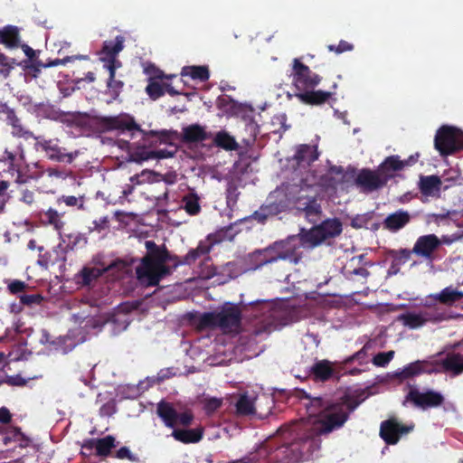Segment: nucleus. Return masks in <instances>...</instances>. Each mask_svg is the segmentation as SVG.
Listing matches in <instances>:
<instances>
[{
    "mask_svg": "<svg viewBox=\"0 0 463 463\" xmlns=\"http://www.w3.org/2000/svg\"><path fill=\"white\" fill-rule=\"evenodd\" d=\"M269 257H272L271 251L268 247L262 250H257L249 255V260L250 264L253 265V269H260L267 264L275 262L274 260H269Z\"/></svg>",
    "mask_w": 463,
    "mask_h": 463,
    "instance_id": "41",
    "label": "nucleus"
},
{
    "mask_svg": "<svg viewBox=\"0 0 463 463\" xmlns=\"http://www.w3.org/2000/svg\"><path fill=\"white\" fill-rule=\"evenodd\" d=\"M213 144L226 151H233L239 148L235 138L224 130L218 131L213 137Z\"/></svg>",
    "mask_w": 463,
    "mask_h": 463,
    "instance_id": "40",
    "label": "nucleus"
},
{
    "mask_svg": "<svg viewBox=\"0 0 463 463\" xmlns=\"http://www.w3.org/2000/svg\"><path fill=\"white\" fill-rule=\"evenodd\" d=\"M0 114L5 116V121L11 127V134L14 137L25 140L34 137V134L23 125L14 109L7 103H0Z\"/></svg>",
    "mask_w": 463,
    "mask_h": 463,
    "instance_id": "16",
    "label": "nucleus"
},
{
    "mask_svg": "<svg viewBox=\"0 0 463 463\" xmlns=\"http://www.w3.org/2000/svg\"><path fill=\"white\" fill-rule=\"evenodd\" d=\"M68 243L64 245L67 248V252L69 250H73L76 247L85 246L88 242L87 237L80 232L70 233L67 235Z\"/></svg>",
    "mask_w": 463,
    "mask_h": 463,
    "instance_id": "48",
    "label": "nucleus"
},
{
    "mask_svg": "<svg viewBox=\"0 0 463 463\" xmlns=\"http://www.w3.org/2000/svg\"><path fill=\"white\" fill-rule=\"evenodd\" d=\"M434 363L438 364L440 372L451 373L456 376L463 373V354L459 352H449L444 359Z\"/></svg>",
    "mask_w": 463,
    "mask_h": 463,
    "instance_id": "24",
    "label": "nucleus"
},
{
    "mask_svg": "<svg viewBox=\"0 0 463 463\" xmlns=\"http://www.w3.org/2000/svg\"><path fill=\"white\" fill-rule=\"evenodd\" d=\"M441 241L433 233L420 236L412 248L415 255L431 260L433 253L440 247Z\"/></svg>",
    "mask_w": 463,
    "mask_h": 463,
    "instance_id": "20",
    "label": "nucleus"
},
{
    "mask_svg": "<svg viewBox=\"0 0 463 463\" xmlns=\"http://www.w3.org/2000/svg\"><path fill=\"white\" fill-rule=\"evenodd\" d=\"M146 252L135 268L136 279L144 288L156 287L165 278L180 265L183 260L173 255L165 245L159 246L154 241H146Z\"/></svg>",
    "mask_w": 463,
    "mask_h": 463,
    "instance_id": "2",
    "label": "nucleus"
},
{
    "mask_svg": "<svg viewBox=\"0 0 463 463\" xmlns=\"http://www.w3.org/2000/svg\"><path fill=\"white\" fill-rule=\"evenodd\" d=\"M394 351L381 352L373 358V364L378 367H385L393 358Z\"/></svg>",
    "mask_w": 463,
    "mask_h": 463,
    "instance_id": "55",
    "label": "nucleus"
},
{
    "mask_svg": "<svg viewBox=\"0 0 463 463\" xmlns=\"http://www.w3.org/2000/svg\"><path fill=\"white\" fill-rule=\"evenodd\" d=\"M329 52H334L336 54H341L345 52H350L354 49V45L345 40H341L337 45L329 44L327 46Z\"/></svg>",
    "mask_w": 463,
    "mask_h": 463,
    "instance_id": "59",
    "label": "nucleus"
},
{
    "mask_svg": "<svg viewBox=\"0 0 463 463\" xmlns=\"http://www.w3.org/2000/svg\"><path fill=\"white\" fill-rule=\"evenodd\" d=\"M212 137V133L207 132L205 128L198 124H193L183 128L182 140L184 143H198L208 140Z\"/></svg>",
    "mask_w": 463,
    "mask_h": 463,
    "instance_id": "28",
    "label": "nucleus"
},
{
    "mask_svg": "<svg viewBox=\"0 0 463 463\" xmlns=\"http://www.w3.org/2000/svg\"><path fill=\"white\" fill-rule=\"evenodd\" d=\"M56 203L58 206H61V203H64L68 207H74L78 210H85V196L84 195H61L57 198Z\"/></svg>",
    "mask_w": 463,
    "mask_h": 463,
    "instance_id": "46",
    "label": "nucleus"
},
{
    "mask_svg": "<svg viewBox=\"0 0 463 463\" xmlns=\"http://www.w3.org/2000/svg\"><path fill=\"white\" fill-rule=\"evenodd\" d=\"M330 403L322 397H314L310 400L307 410L310 411V414L320 413L321 415L324 410H326V407Z\"/></svg>",
    "mask_w": 463,
    "mask_h": 463,
    "instance_id": "54",
    "label": "nucleus"
},
{
    "mask_svg": "<svg viewBox=\"0 0 463 463\" xmlns=\"http://www.w3.org/2000/svg\"><path fill=\"white\" fill-rule=\"evenodd\" d=\"M33 138L36 140L35 148L43 151L50 160L68 164L73 161L75 156L72 153H67L65 148L59 146L57 140L44 139L35 136Z\"/></svg>",
    "mask_w": 463,
    "mask_h": 463,
    "instance_id": "12",
    "label": "nucleus"
},
{
    "mask_svg": "<svg viewBox=\"0 0 463 463\" xmlns=\"http://www.w3.org/2000/svg\"><path fill=\"white\" fill-rule=\"evenodd\" d=\"M63 215L64 213H60L58 210L50 207L40 213V218L44 224L52 226L57 232H61L65 226V222L62 220Z\"/></svg>",
    "mask_w": 463,
    "mask_h": 463,
    "instance_id": "38",
    "label": "nucleus"
},
{
    "mask_svg": "<svg viewBox=\"0 0 463 463\" xmlns=\"http://www.w3.org/2000/svg\"><path fill=\"white\" fill-rule=\"evenodd\" d=\"M310 373L317 382H326L334 374V368L328 360L317 361L311 367Z\"/></svg>",
    "mask_w": 463,
    "mask_h": 463,
    "instance_id": "36",
    "label": "nucleus"
},
{
    "mask_svg": "<svg viewBox=\"0 0 463 463\" xmlns=\"http://www.w3.org/2000/svg\"><path fill=\"white\" fill-rule=\"evenodd\" d=\"M411 430L412 427L402 425L395 419H389L381 423L380 437L386 444L394 445L402 434H406Z\"/></svg>",
    "mask_w": 463,
    "mask_h": 463,
    "instance_id": "18",
    "label": "nucleus"
},
{
    "mask_svg": "<svg viewBox=\"0 0 463 463\" xmlns=\"http://www.w3.org/2000/svg\"><path fill=\"white\" fill-rule=\"evenodd\" d=\"M127 268V263L121 260H117L112 261L107 268L99 269L96 267H84L79 276L81 279V284L83 286H90L95 280H97L99 277L103 275L106 271H110L114 269H125Z\"/></svg>",
    "mask_w": 463,
    "mask_h": 463,
    "instance_id": "21",
    "label": "nucleus"
},
{
    "mask_svg": "<svg viewBox=\"0 0 463 463\" xmlns=\"http://www.w3.org/2000/svg\"><path fill=\"white\" fill-rule=\"evenodd\" d=\"M318 156L317 146L302 144L297 147L293 159L298 167L307 169L318 159Z\"/></svg>",
    "mask_w": 463,
    "mask_h": 463,
    "instance_id": "23",
    "label": "nucleus"
},
{
    "mask_svg": "<svg viewBox=\"0 0 463 463\" xmlns=\"http://www.w3.org/2000/svg\"><path fill=\"white\" fill-rule=\"evenodd\" d=\"M10 186V182L5 179H0V213L4 212L7 203V190Z\"/></svg>",
    "mask_w": 463,
    "mask_h": 463,
    "instance_id": "58",
    "label": "nucleus"
},
{
    "mask_svg": "<svg viewBox=\"0 0 463 463\" xmlns=\"http://www.w3.org/2000/svg\"><path fill=\"white\" fill-rule=\"evenodd\" d=\"M429 298H433L442 305L450 307L463 299V291L453 288L450 286L443 288L437 294L430 295Z\"/></svg>",
    "mask_w": 463,
    "mask_h": 463,
    "instance_id": "32",
    "label": "nucleus"
},
{
    "mask_svg": "<svg viewBox=\"0 0 463 463\" xmlns=\"http://www.w3.org/2000/svg\"><path fill=\"white\" fill-rule=\"evenodd\" d=\"M191 324L198 330L219 328L216 311L189 314Z\"/></svg>",
    "mask_w": 463,
    "mask_h": 463,
    "instance_id": "27",
    "label": "nucleus"
},
{
    "mask_svg": "<svg viewBox=\"0 0 463 463\" xmlns=\"http://www.w3.org/2000/svg\"><path fill=\"white\" fill-rule=\"evenodd\" d=\"M441 180L438 175H420L419 188L425 196H435L440 191Z\"/></svg>",
    "mask_w": 463,
    "mask_h": 463,
    "instance_id": "33",
    "label": "nucleus"
},
{
    "mask_svg": "<svg viewBox=\"0 0 463 463\" xmlns=\"http://www.w3.org/2000/svg\"><path fill=\"white\" fill-rule=\"evenodd\" d=\"M58 121L66 124L67 126L81 127L84 125L83 118L80 113H70L62 111V117Z\"/></svg>",
    "mask_w": 463,
    "mask_h": 463,
    "instance_id": "49",
    "label": "nucleus"
},
{
    "mask_svg": "<svg viewBox=\"0 0 463 463\" xmlns=\"http://www.w3.org/2000/svg\"><path fill=\"white\" fill-rule=\"evenodd\" d=\"M405 326L415 329L422 326L427 321L431 320L428 312L413 313L407 312L401 314L398 317Z\"/></svg>",
    "mask_w": 463,
    "mask_h": 463,
    "instance_id": "35",
    "label": "nucleus"
},
{
    "mask_svg": "<svg viewBox=\"0 0 463 463\" xmlns=\"http://www.w3.org/2000/svg\"><path fill=\"white\" fill-rule=\"evenodd\" d=\"M36 108L38 113L46 118L58 121L59 118H61V116L62 117V111L53 105L40 103L36 105Z\"/></svg>",
    "mask_w": 463,
    "mask_h": 463,
    "instance_id": "47",
    "label": "nucleus"
},
{
    "mask_svg": "<svg viewBox=\"0 0 463 463\" xmlns=\"http://www.w3.org/2000/svg\"><path fill=\"white\" fill-rule=\"evenodd\" d=\"M288 208V202L283 190H275L270 193L267 203L263 204L260 210L255 211L252 218L258 222L263 223L269 216L277 215Z\"/></svg>",
    "mask_w": 463,
    "mask_h": 463,
    "instance_id": "9",
    "label": "nucleus"
},
{
    "mask_svg": "<svg viewBox=\"0 0 463 463\" xmlns=\"http://www.w3.org/2000/svg\"><path fill=\"white\" fill-rule=\"evenodd\" d=\"M172 437L184 444L198 443L203 439V429H174Z\"/></svg>",
    "mask_w": 463,
    "mask_h": 463,
    "instance_id": "30",
    "label": "nucleus"
},
{
    "mask_svg": "<svg viewBox=\"0 0 463 463\" xmlns=\"http://www.w3.org/2000/svg\"><path fill=\"white\" fill-rule=\"evenodd\" d=\"M301 230L302 240L304 242H307V248H315L326 240L340 235L343 225L339 219L332 218L323 221L320 224L315 225L309 230Z\"/></svg>",
    "mask_w": 463,
    "mask_h": 463,
    "instance_id": "5",
    "label": "nucleus"
},
{
    "mask_svg": "<svg viewBox=\"0 0 463 463\" xmlns=\"http://www.w3.org/2000/svg\"><path fill=\"white\" fill-rule=\"evenodd\" d=\"M24 154L19 157L15 153L5 149L0 156V179L12 178L16 184H24L28 183L33 177L25 171L27 165L23 167L21 161L24 160Z\"/></svg>",
    "mask_w": 463,
    "mask_h": 463,
    "instance_id": "6",
    "label": "nucleus"
},
{
    "mask_svg": "<svg viewBox=\"0 0 463 463\" xmlns=\"http://www.w3.org/2000/svg\"><path fill=\"white\" fill-rule=\"evenodd\" d=\"M412 253V250L408 249L392 250L389 256L398 264L403 265L411 259Z\"/></svg>",
    "mask_w": 463,
    "mask_h": 463,
    "instance_id": "52",
    "label": "nucleus"
},
{
    "mask_svg": "<svg viewBox=\"0 0 463 463\" xmlns=\"http://www.w3.org/2000/svg\"><path fill=\"white\" fill-rule=\"evenodd\" d=\"M213 235H209L207 240L206 241H201L197 247L195 248L196 250L202 255V256H204L206 254H208L212 249V246L213 244V242H211V241H208L209 240L212 239Z\"/></svg>",
    "mask_w": 463,
    "mask_h": 463,
    "instance_id": "64",
    "label": "nucleus"
},
{
    "mask_svg": "<svg viewBox=\"0 0 463 463\" xmlns=\"http://www.w3.org/2000/svg\"><path fill=\"white\" fill-rule=\"evenodd\" d=\"M354 185L364 194H371L386 186L377 170L370 168L359 170L354 178Z\"/></svg>",
    "mask_w": 463,
    "mask_h": 463,
    "instance_id": "13",
    "label": "nucleus"
},
{
    "mask_svg": "<svg viewBox=\"0 0 463 463\" xmlns=\"http://www.w3.org/2000/svg\"><path fill=\"white\" fill-rule=\"evenodd\" d=\"M136 141L129 142L125 141V146L128 153V159L130 160V151L136 147H146L148 149H153V147L156 146L160 144H165L168 136L165 132H157V131H145L141 128V134L136 135Z\"/></svg>",
    "mask_w": 463,
    "mask_h": 463,
    "instance_id": "14",
    "label": "nucleus"
},
{
    "mask_svg": "<svg viewBox=\"0 0 463 463\" xmlns=\"http://www.w3.org/2000/svg\"><path fill=\"white\" fill-rule=\"evenodd\" d=\"M125 37L118 35L114 40L105 41L100 51V54L103 55L100 60L105 59L115 60L118 54L124 49Z\"/></svg>",
    "mask_w": 463,
    "mask_h": 463,
    "instance_id": "34",
    "label": "nucleus"
},
{
    "mask_svg": "<svg viewBox=\"0 0 463 463\" xmlns=\"http://www.w3.org/2000/svg\"><path fill=\"white\" fill-rule=\"evenodd\" d=\"M276 327L273 322L261 320L260 325H257L255 328L252 330L251 335L254 337H258L262 334L269 335L272 330Z\"/></svg>",
    "mask_w": 463,
    "mask_h": 463,
    "instance_id": "56",
    "label": "nucleus"
},
{
    "mask_svg": "<svg viewBox=\"0 0 463 463\" xmlns=\"http://www.w3.org/2000/svg\"><path fill=\"white\" fill-rule=\"evenodd\" d=\"M113 458H118L119 460H128L130 462H140L139 457L133 453L128 447H121L118 450H116L113 455Z\"/></svg>",
    "mask_w": 463,
    "mask_h": 463,
    "instance_id": "50",
    "label": "nucleus"
},
{
    "mask_svg": "<svg viewBox=\"0 0 463 463\" xmlns=\"http://www.w3.org/2000/svg\"><path fill=\"white\" fill-rule=\"evenodd\" d=\"M116 448V439L111 435L98 439L96 456L107 458L113 455L112 449Z\"/></svg>",
    "mask_w": 463,
    "mask_h": 463,
    "instance_id": "42",
    "label": "nucleus"
},
{
    "mask_svg": "<svg viewBox=\"0 0 463 463\" xmlns=\"http://www.w3.org/2000/svg\"><path fill=\"white\" fill-rule=\"evenodd\" d=\"M177 149L170 145L169 148L148 149L146 147H136L130 151V161L142 163L150 159H165L173 157Z\"/></svg>",
    "mask_w": 463,
    "mask_h": 463,
    "instance_id": "17",
    "label": "nucleus"
},
{
    "mask_svg": "<svg viewBox=\"0 0 463 463\" xmlns=\"http://www.w3.org/2000/svg\"><path fill=\"white\" fill-rule=\"evenodd\" d=\"M361 402L362 401L355 397L345 395L340 401L326 407L317 424H294L289 427L288 437L291 440L280 448L279 453L283 455L281 463H298L309 459L320 449L321 436L341 429Z\"/></svg>",
    "mask_w": 463,
    "mask_h": 463,
    "instance_id": "1",
    "label": "nucleus"
},
{
    "mask_svg": "<svg viewBox=\"0 0 463 463\" xmlns=\"http://www.w3.org/2000/svg\"><path fill=\"white\" fill-rule=\"evenodd\" d=\"M182 76H190L193 80L206 81L210 77L207 66H185L182 70Z\"/></svg>",
    "mask_w": 463,
    "mask_h": 463,
    "instance_id": "44",
    "label": "nucleus"
},
{
    "mask_svg": "<svg viewBox=\"0 0 463 463\" xmlns=\"http://www.w3.org/2000/svg\"><path fill=\"white\" fill-rule=\"evenodd\" d=\"M110 220L109 216H103L98 220L92 222L93 227H90V232H97L99 233L108 230L109 228Z\"/></svg>",
    "mask_w": 463,
    "mask_h": 463,
    "instance_id": "57",
    "label": "nucleus"
},
{
    "mask_svg": "<svg viewBox=\"0 0 463 463\" xmlns=\"http://www.w3.org/2000/svg\"><path fill=\"white\" fill-rule=\"evenodd\" d=\"M156 413L168 428L177 425V411L171 402L161 401L157 403Z\"/></svg>",
    "mask_w": 463,
    "mask_h": 463,
    "instance_id": "29",
    "label": "nucleus"
},
{
    "mask_svg": "<svg viewBox=\"0 0 463 463\" xmlns=\"http://www.w3.org/2000/svg\"><path fill=\"white\" fill-rule=\"evenodd\" d=\"M403 169V164L399 156H387L378 166L377 172L383 181L387 183L395 176V173Z\"/></svg>",
    "mask_w": 463,
    "mask_h": 463,
    "instance_id": "25",
    "label": "nucleus"
},
{
    "mask_svg": "<svg viewBox=\"0 0 463 463\" xmlns=\"http://www.w3.org/2000/svg\"><path fill=\"white\" fill-rule=\"evenodd\" d=\"M296 209L311 223H317L322 216V208L315 194L299 195L295 200Z\"/></svg>",
    "mask_w": 463,
    "mask_h": 463,
    "instance_id": "15",
    "label": "nucleus"
},
{
    "mask_svg": "<svg viewBox=\"0 0 463 463\" xmlns=\"http://www.w3.org/2000/svg\"><path fill=\"white\" fill-rule=\"evenodd\" d=\"M97 125L102 131L117 130L119 134L128 137L129 142L136 139V135L141 134V127L137 124L133 116L121 113L118 116L98 117ZM126 140H121L125 146Z\"/></svg>",
    "mask_w": 463,
    "mask_h": 463,
    "instance_id": "4",
    "label": "nucleus"
},
{
    "mask_svg": "<svg viewBox=\"0 0 463 463\" xmlns=\"http://www.w3.org/2000/svg\"><path fill=\"white\" fill-rule=\"evenodd\" d=\"M146 92L150 99L156 100L165 94L164 85L156 80H150L148 85L146 87Z\"/></svg>",
    "mask_w": 463,
    "mask_h": 463,
    "instance_id": "53",
    "label": "nucleus"
},
{
    "mask_svg": "<svg viewBox=\"0 0 463 463\" xmlns=\"http://www.w3.org/2000/svg\"><path fill=\"white\" fill-rule=\"evenodd\" d=\"M20 302L23 305L32 306L33 304H40L43 300V298L39 294L33 295H22L19 297Z\"/></svg>",
    "mask_w": 463,
    "mask_h": 463,
    "instance_id": "61",
    "label": "nucleus"
},
{
    "mask_svg": "<svg viewBox=\"0 0 463 463\" xmlns=\"http://www.w3.org/2000/svg\"><path fill=\"white\" fill-rule=\"evenodd\" d=\"M291 76L294 86L300 92L314 90L321 81V77L298 58L293 60Z\"/></svg>",
    "mask_w": 463,
    "mask_h": 463,
    "instance_id": "8",
    "label": "nucleus"
},
{
    "mask_svg": "<svg viewBox=\"0 0 463 463\" xmlns=\"http://www.w3.org/2000/svg\"><path fill=\"white\" fill-rule=\"evenodd\" d=\"M437 373H440L439 368H438V364L425 360H418L404 366L402 371L395 373V376L400 380H405L421 373L431 374Z\"/></svg>",
    "mask_w": 463,
    "mask_h": 463,
    "instance_id": "19",
    "label": "nucleus"
},
{
    "mask_svg": "<svg viewBox=\"0 0 463 463\" xmlns=\"http://www.w3.org/2000/svg\"><path fill=\"white\" fill-rule=\"evenodd\" d=\"M108 93L112 99H117L124 87V82L115 78H109L107 81Z\"/></svg>",
    "mask_w": 463,
    "mask_h": 463,
    "instance_id": "51",
    "label": "nucleus"
},
{
    "mask_svg": "<svg viewBox=\"0 0 463 463\" xmlns=\"http://www.w3.org/2000/svg\"><path fill=\"white\" fill-rule=\"evenodd\" d=\"M411 221L409 212L400 209L389 214L383 222V228L389 232H396L404 228Z\"/></svg>",
    "mask_w": 463,
    "mask_h": 463,
    "instance_id": "26",
    "label": "nucleus"
},
{
    "mask_svg": "<svg viewBox=\"0 0 463 463\" xmlns=\"http://www.w3.org/2000/svg\"><path fill=\"white\" fill-rule=\"evenodd\" d=\"M194 420V414L190 411H185L184 412H177V424H180L184 427H188L192 424Z\"/></svg>",
    "mask_w": 463,
    "mask_h": 463,
    "instance_id": "60",
    "label": "nucleus"
},
{
    "mask_svg": "<svg viewBox=\"0 0 463 463\" xmlns=\"http://www.w3.org/2000/svg\"><path fill=\"white\" fill-rule=\"evenodd\" d=\"M222 404V400L218 398H210L206 400L204 403V410L206 411L207 413H213L219 408H221Z\"/></svg>",
    "mask_w": 463,
    "mask_h": 463,
    "instance_id": "63",
    "label": "nucleus"
},
{
    "mask_svg": "<svg viewBox=\"0 0 463 463\" xmlns=\"http://www.w3.org/2000/svg\"><path fill=\"white\" fill-rule=\"evenodd\" d=\"M444 396L439 392L428 390L424 392H420L416 388H411L405 396L403 404L410 402L416 407L425 410L428 408L439 407L444 403Z\"/></svg>",
    "mask_w": 463,
    "mask_h": 463,
    "instance_id": "10",
    "label": "nucleus"
},
{
    "mask_svg": "<svg viewBox=\"0 0 463 463\" xmlns=\"http://www.w3.org/2000/svg\"><path fill=\"white\" fill-rule=\"evenodd\" d=\"M297 96L306 104L321 105L326 103L331 98L332 92L307 90L304 92H299Z\"/></svg>",
    "mask_w": 463,
    "mask_h": 463,
    "instance_id": "37",
    "label": "nucleus"
},
{
    "mask_svg": "<svg viewBox=\"0 0 463 463\" xmlns=\"http://www.w3.org/2000/svg\"><path fill=\"white\" fill-rule=\"evenodd\" d=\"M218 326L224 332H232L239 329L241 323V310L232 303H225L220 310L216 311Z\"/></svg>",
    "mask_w": 463,
    "mask_h": 463,
    "instance_id": "11",
    "label": "nucleus"
},
{
    "mask_svg": "<svg viewBox=\"0 0 463 463\" xmlns=\"http://www.w3.org/2000/svg\"><path fill=\"white\" fill-rule=\"evenodd\" d=\"M26 287L27 285L25 282L14 279L8 284L7 288L11 294L15 295L23 292Z\"/></svg>",
    "mask_w": 463,
    "mask_h": 463,
    "instance_id": "62",
    "label": "nucleus"
},
{
    "mask_svg": "<svg viewBox=\"0 0 463 463\" xmlns=\"http://www.w3.org/2000/svg\"><path fill=\"white\" fill-rule=\"evenodd\" d=\"M184 209L189 215H197L201 212L200 198L197 194L191 192L183 197Z\"/></svg>",
    "mask_w": 463,
    "mask_h": 463,
    "instance_id": "45",
    "label": "nucleus"
},
{
    "mask_svg": "<svg viewBox=\"0 0 463 463\" xmlns=\"http://www.w3.org/2000/svg\"><path fill=\"white\" fill-rule=\"evenodd\" d=\"M280 190L284 191L289 205L290 203H295L296 198L299 195L312 194L311 192L313 191V187L307 184H293L287 186L286 189L281 188Z\"/></svg>",
    "mask_w": 463,
    "mask_h": 463,
    "instance_id": "43",
    "label": "nucleus"
},
{
    "mask_svg": "<svg viewBox=\"0 0 463 463\" xmlns=\"http://www.w3.org/2000/svg\"><path fill=\"white\" fill-rule=\"evenodd\" d=\"M304 247H307V242L303 241L302 230H300L298 234L289 236L286 240L275 241L269 245V248L272 254V257H269V260H274L275 262L284 260L298 264L303 258L301 249Z\"/></svg>",
    "mask_w": 463,
    "mask_h": 463,
    "instance_id": "3",
    "label": "nucleus"
},
{
    "mask_svg": "<svg viewBox=\"0 0 463 463\" xmlns=\"http://www.w3.org/2000/svg\"><path fill=\"white\" fill-rule=\"evenodd\" d=\"M67 260V248L62 243H59L51 251H45L39 254L37 263L47 269L50 265H58L60 268L65 266Z\"/></svg>",
    "mask_w": 463,
    "mask_h": 463,
    "instance_id": "22",
    "label": "nucleus"
},
{
    "mask_svg": "<svg viewBox=\"0 0 463 463\" xmlns=\"http://www.w3.org/2000/svg\"><path fill=\"white\" fill-rule=\"evenodd\" d=\"M434 146L441 156L452 155L463 149V132L453 127L442 126L435 135Z\"/></svg>",
    "mask_w": 463,
    "mask_h": 463,
    "instance_id": "7",
    "label": "nucleus"
},
{
    "mask_svg": "<svg viewBox=\"0 0 463 463\" xmlns=\"http://www.w3.org/2000/svg\"><path fill=\"white\" fill-rule=\"evenodd\" d=\"M0 43L7 48H16L20 44L19 30L16 26L7 25L0 30Z\"/></svg>",
    "mask_w": 463,
    "mask_h": 463,
    "instance_id": "39",
    "label": "nucleus"
},
{
    "mask_svg": "<svg viewBox=\"0 0 463 463\" xmlns=\"http://www.w3.org/2000/svg\"><path fill=\"white\" fill-rule=\"evenodd\" d=\"M255 400L256 397L247 392L240 393L235 402L236 414L242 417L255 415Z\"/></svg>",
    "mask_w": 463,
    "mask_h": 463,
    "instance_id": "31",
    "label": "nucleus"
}]
</instances>
